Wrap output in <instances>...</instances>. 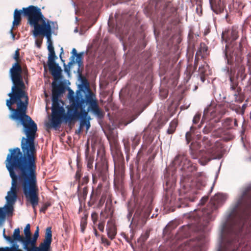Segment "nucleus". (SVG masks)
<instances>
[{"mask_svg": "<svg viewBox=\"0 0 251 251\" xmlns=\"http://www.w3.org/2000/svg\"><path fill=\"white\" fill-rule=\"evenodd\" d=\"M25 14L29 16L28 24L34 27L33 35L35 37L45 36L48 40H50L52 35L50 23L53 25L54 22L49 21L47 22L41 9L37 6H29L25 9Z\"/></svg>", "mask_w": 251, "mask_h": 251, "instance_id": "4", "label": "nucleus"}, {"mask_svg": "<svg viewBox=\"0 0 251 251\" xmlns=\"http://www.w3.org/2000/svg\"><path fill=\"white\" fill-rule=\"evenodd\" d=\"M13 58L15 60L14 63L9 71L10 78L13 83L10 93H16L25 91V86L23 81L22 75V68L20 64L19 49L16 50Z\"/></svg>", "mask_w": 251, "mask_h": 251, "instance_id": "10", "label": "nucleus"}, {"mask_svg": "<svg viewBox=\"0 0 251 251\" xmlns=\"http://www.w3.org/2000/svg\"><path fill=\"white\" fill-rule=\"evenodd\" d=\"M203 175L202 172H198L196 173L195 174H194L193 176L194 177L198 178L199 177H201Z\"/></svg>", "mask_w": 251, "mask_h": 251, "instance_id": "61", "label": "nucleus"}, {"mask_svg": "<svg viewBox=\"0 0 251 251\" xmlns=\"http://www.w3.org/2000/svg\"><path fill=\"white\" fill-rule=\"evenodd\" d=\"M89 178L88 176H85L82 179H80V181H78V188L79 189L80 185L86 184L89 182Z\"/></svg>", "mask_w": 251, "mask_h": 251, "instance_id": "44", "label": "nucleus"}, {"mask_svg": "<svg viewBox=\"0 0 251 251\" xmlns=\"http://www.w3.org/2000/svg\"><path fill=\"white\" fill-rule=\"evenodd\" d=\"M98 214L96 212H93L91 214V219L94 224H95L98 220Z\"/></svg>", "mask_w": 251, "mask_h": 251, "instance_id": "54", "label": "nucleus"}, {"mask_svg": "<svg viewBox=\"0 0 251 251\" xmlns=\"http://www.w3.org/2000/svg\"><path fill=\"white\" fill-rule=\"evenodd\" d=\"M246 87L250 88V90H251V76L250 77L248 81Z\"/></svg>", "mask_w": 251, "mask_h": 251, "instance_id": "64", "label": "nucleus"}, {"mask_svg": "<svg viewBox=\"0 0 251 251\" xmlns=\"http://www.w3.org/2000/svg\"><path fill=\"white\" fill-rule=\"evenodd\" d=\"M150 234V232L147 231L144 234L142 235L140 238V240H141L143 242H145L147 239L149 238Z\"/></svg>", "mask_w": 251, "mask_h": 251, "instance_id": "51", "label": "nucleus"}, {"mask_svg": "<svg viewBox=\"0 0 251 251\" xmlns=\"http://www.w3.org/2000/svg\"><path fill=\"white\" fill-rule=\"evenodd\" d=\"M202 244V241L198 238L190 240L187 242V246L194 251L200 250Z\"/></svg>", "mask_w": 251, "mask_h": 251, "instance_id": "26", "label": "nucleus"}, {"mask_svg": "<svg viewBox=\"0 0 251 251\" xmlns=\"http://www.w3.org/2000/svg\"><path fill=\"white\" fill-rule=\"evenodd\" d=\"M51 205L50 203V202H46L43 204L42 207L41 208L40 211L41 212L45 213L48 208Z\"/></svg>", "mask_w": 251, "mask_h": 251, "instance_id": "52", "label": "nucleus"}, {"mask_svg": "<svg viewBox=\"0 0 251 251\" xmlns=\"http://www.w3.org/2000/svg\"><path fill=\"white\" fill-rule=\"evenodd\" d=\"M177 126V121L176 119H174L170 123L169 127L167 129V132L169 134L174 133L176 130V127Z\"/></svg>", "mask_w": 251, "mask_h": 251, "instance_id": "34", "label": "nucleus"}, {"mask_svg": "<svg viewBox=\"0 0 251 251\" xmlns=\"http://www.w3.org/2000/svg\"><path fill=\"white\" fill-rule=\"evenodd\" d=\"M98 229L101 231L103 232L104 229V222H101L98 224Z\"/></svg>", "mask_w": 251, "mask_h": 251, "instance_id": "56", "label": "nucleus"}, {"mask_svg": "<svg viewBox=\"0 0 251 251\" xmlns=\"http://www.w3.org/2000/svg\"><path fill=\"white\" fill-rule=\"evenodd\" d=\"M208 199V197L205 196L202 198V199L201 200V204L203 205L205 204V203L207 201Z\"/></svg>", "mask_w": 251, "mask_h": 251, "instance_id": "60", "label": "nucleus"}, {"mask_svg": "<svg viewBox=\"0 0 251 251\" xmlns=\"http://www.w3.org/2000/svg\"><path fill=\"white\" fill-rule=\"evenodd\" d=\"M177 9L175 7L169 8L168 18L172 21V23L176 24L179 21V15L177 12Z\"/></svg>", "mask_w": 251, "mask_h": 251, "instance_id": "25", "label": "nucleus"}, {"mask_svg": "<svg viewBox=\"0 0 251 251\" xmlns=\"http://www.w3.org/2000/svg\"><path fill=\"white\" fill-rule=\"evenodd\" d=\"M199 144L197 142H192L190 146V155L193 159H197L200 157L205 159L207 162L216 157L214 150L210 148L205 151L200 150Z\"/></svg>", "mask_w": 251, "mask_h": 251, "instance_id": "14", "label": "nucleus"}, {"mask_svg": "<svg viewBox=\"0 0 251 251\" xmlns=\"http://www.w3.org/2000/svg\"><path fill=\"white\" fill-rule=\"evenodd\" d=\"M238 34V27L235 25L222 33V38L226 43L224 53L228 64H232L234 61L239 62L242 61V52L243 47L247 43V38L242 36L239 43L236 42L239 37Z\"/></svg>", "mask_w": 251, "mask_h": 251, "instance_id": "3", "label": "nucleus"}, {"mask_svg": "<svg viewBox=\"0 0 251 251\" xmlns=\"http://www.w3.org/2000/svg\"><path fill=\"white\" fill-rule=\"evenodd\" d=\"M204 116H203L200 125L198 126V128H200L201 127V125L204 123ZM197 127L194 126H192L190 127V130L186 132L185 135L186 140L187 141V144H189L190 141L192 140V133L194 132V131L197 129Z\"/></svg>", "mask_w": 251, "mask_h": 251, "instance_id": "29", "label": "nucleus"}, {"mask_svg": "<svg viewBox=\"0 0 251 251\" xmlns=\"http://www.w3.org/2000/svg\"><path fill=\"white\" fill-rule=\"evenodd\" d=\"M232 214L238 219L237 229L230 227V232L238 236L241 232L246 221L251 214V184L244 190L241 198L233 208Z\"/></svg>", "mask_w": 251, "mask_h": 251, "instance_id": "5", "label": "nucleus"}, {"mask_svg": "<svg viewBox=\"0 0 251 251\" xmlns=\"http://www.w3.org/2000/svg\"><path fill=\"white\" fill-rule=\"evenodd\" d=\"M63 53V48H61V52L59 55V57L60 58V59L61 61L63 63L64 68V71L66 73H67L68 75L70 74V69L72 65H69V63L68 65H66L65 63V60L62 59V54Z\"/></svg>", "mask_w": 251, "mask_h": 251, "instance_id": "35", "label": "nucleus"}, {"mask_svg": "<svg viewBox=\"0 0 251 251\" xmlns=\"http://www.w3.org/2000/svg\"><path fill=\"white\" fill-rule=\"evenodd\" d=\"M24 231L25 235V236L24 237V240L25 241V248H26L27 243L31 233L30 231V224H28L26 225Z\"/></svg>", "mask_w": 251, "mask_h": 251, "instance_id": "32", "label": "nucleus"}, {"mask_svg": "<svg viewBox=\"0 0 251 251\" xmlns=\"http://www.w3.org/2000/svg\"><path fill=\"white\" fill-rule=\"evenodd\" d=\"M109 176L108 165L107 160L104 155H102L100 158L97 159L95 166V171L92 173V181L96 184L99 178L103 181L106 180Z\"/></svg>", "mask_w": 251, "mask_h": 251, "instance_id": "12", "label": "nucleus"}, {"mask_svg": "<svg viewBox=\"0 0 251 251\" xmlns=\"http://www.w3.org/2000/svg\"><path fill=\"white\" fill-rule=\"evenodd\" d=\"M39 236V226L36 227V230L35 231L33 236L32 237L31 235L28 239L27 243V248L26 251H40L39 249L40 248V245L37 246V241Z\"/></svg>", "mask_w": 251, "mask_h": 251, "instance_id": "16", "label": "nucleus"}, {"mask_svg": "<svg viewBox=\"0 0 251 251\" xmlns=\"http://www.w3.org/2000/svg\"><path fill=\"white\" fill-rule=\"evenodd\" d=\"M94 157L92 156H86L87 167L88 170L93 169Z\"/></svg>", "mask_w": 251, "mask_h": 251, "instance_id": "38", "label": "nucleus"}, {"mask_svg": "<svg viewBox=\"0 0 251 251\" xmlns=\"http://www.w3.org/2000/svg\"><path fill=\"white\" fill-rule=\"evenodd\" d=\"M247 66L248 67L249 73L251 75V53H249L247 55Z\"/></svg>", "mask_w": 251, "mask_h": 251, "instance_id": "46", "label": "nucleus"}, {"mask_svg": "<svg viewBox=\"0 0 251 251\" xmlns=\"http://www.w3.org/2000/svg\"><path fill=\"white\" fill-rule=\"evenodd\" d=\"M48 65L49 70L54 80L57 81L61 78L62 69L58 64L54 62L48 64Z\"/></svg>", "mask_w": 251, "mask_h": 251, "instance_id": "17", "label": "nucleus"}, {"mask_svg": "<svg viewBox=\"0 0 251 251\" xmlns=\"http://www.w3.org/2000/svg\"><path fill=\"white\" fill-rule=\"evenodd\" d=\"M11 238L12 239V243H11L12 245L18 244L16 241H20L23 244V249L26 251L24 237L20 235V230L19 228H16L14 230L12 236H11Z\"/></svg>", "mask_w": 251, "mask_h": 251, "instance_id": "22", "label": "nucleus"}, {"mask_svg": "<svg viewBox=\"0 0 251 251\" xmlns=\"http://www.w3.org/2000/svg\"><path fill=\"white\" fill-rule=\"evenodd\" d=\"M223 71L229 78L230 90L232 92L234 101L239 103L243 102L245 99L244 95L242 93L241 88L238 87V82L234 78V70L226 66Z\"/></svg>", "mask_w": 251, "mask_h": 251, "instance_id": "13", "label": "nucleus"}, {"mask_svg": "<svg viewBox=\"0 0 251 251\" xmlns=\"http://www.w3.org/2000/svg\"><path fill=\"white\" fill-rule=\"evenodd\" d=\"M79 77L81 79L82 85L80 86V89L76 93L74 96V92L72 90L69 91V100L70 103L79 95L84 101V103L89 104L88 111H91L98 118L101 119L104 116V112L99 107L95 95L93 94L89 88V83L84 76L82 75V71L79 68L77 70Z\"/></svg>", "mask_w": 251, "mask_h": 251, "instance_id": "6", "label": "nucleus"}, {"mask_svg": "<svg viewBox=\"0 0 251 251\" xmlns=\"http://www.w3.org/2000/svg\"><path fill=\"white\" fill-rule=\"evenodd\" d=\"M83 56V52H81L79 53H77V54L75 56L76 58V62L78 64V66L79 67L78 68L80 69V68L82 67L83 68V62L82 61Z\"/></svg>", "mask_w": 251, "mask_h": 251, "instance_id": "39", "label": "nucleus"}, {"mask_svg": "<svg viewBox=\"0 0 251 251\" xmlns=\"http://www.w3.org/2000/svg\"><path fill=\"white\" fill-rule=\"evenodd\" d=\"M239 5V2L237 1L233 2L232 4H230L229 5V9H230V11H231V8L233 7V8L236 9L237 6Z\"/></svg>", "mask_w": 251, "mask_h": 251, "instance_id": "58", "label": "nucleus"}, {"mask_svg": "<svg viewBox=\"0 0 251 251\" xmlns=\"http://www.w3.org/2000/svg\"><path fill=\"white\" fill-rule=\"evenodd\" d=\"M5 229H3V236L4 238L7 241H8L9 243H12V239L11 238V236H6L5 234Z\"/></svg>", "mask_w": 251, "mask_h": 251, "instance_id": "57", "label": "nucleus"}, {"mask_svg": "<svg viewBox=\"0 0 251 251\" xmlns=\"http://www.w3.org/2000/svg\"><path fill=\"white\" fill-rule=\"evenodd\" d=\"M75 56L74 55H71V56L70 58V61L69 62V65H72L75 62Z\"/></svg>", "mask_w": 251, "mask_h": 251, "instance_id": "59", "label": "nucleus"}, {"mask_svg": "<svg viewBox=\"0 0 251 251\" xmlns=\"http://www.w3.org/2000/svg\"><path fill=\"white\" fill-rule=\"evenodd\" d=\"M26 8H23L22 10H18L16 9L14 10V20L13 21V26H18L19 25L21 22V15L23 14L24 16L26 17L27 18V21H28L29 16L26 15L25 14V9Z\"/></svg>", "mask_w": 251, "mask_h": 251, "instance_id": "21", "label": "nucleus"}, {"mask_svg": "<svg viewBox=\"0 0 251 251\" xmlns=\"http://www.w3.org/2000/svg\"><path fill=\"white\" fill-rule=\"evenodd\" d=\"M191 233V226L187 225L182 226L179 229L178 234L179 237L184 238L188 236Z\"/></svg>", "mask_w": 251, "mask_h": 251, "instance_id": "28", "label": "nucleus"}, {"mask_svg": "<svg viewBox=\"0 0 251 251\" xmlns=\"http://www.w3.org/2000/svg\"><path fill=\"white\" fill-rule=\"evenodd\" d=\"M56 58H57V57L55 55L54 51L49 52L48 64H50V63H54L55 60Z\"/></svg>", "mask_w": 251, "mask_h": 251, "instance_id": "42", "label": "nucleus"}, {"mask_svg": "<svg viewBox=\"0 0 251 251\" xmlns=\"http://www.w3.org/2000/svg\"><path fill=\"white\" fill-rule=\"evenodd\" d=\"M141 137L139 135H136L132 139V146L133 149H135L137 146L139 145L140 142Z\"/></svg>", "mask_w": 251, "mask_h": 251, "instance_id": "41", "label": "nucleus"}, {"mask_svg": "<svg viewBox=\"0 0 251 251\" xmlns=\"http://www.w3.org/2000/svg\"><path fill=\"white\" fill-rule=\"evenodd\" d=\"M88 215L85 214L84 217H82L80 221V229L81 231L84 233L87 225Z\"/></svg>", "mask_w": 251, "mask_h": 251, "instance_id": "36", "label": "nucleus"}, {"mask_svg": "<svg viewBox=\"0 0 251 251\" xmlns=\"http://www.w3.org/2000/svg\"><path fill=\"white\" fill-rule=\"evenodd\" d=\"M226 200V197L222 194H217L212 197L207 207L202 210L196 211L197 216V224L202 227L206 226L207 224L212 220V212L221 206Z\"/></svg>", "mask_w": 251, "mask_h": 251, "instance_id": "8", "label": "nucleus"}, {"mask_svg": "<svg viewBox=\"0 0 251 251\" xmlns=\"http://www.w3.org/2000/svg\"><path fill=\"white\" fill-rule=\"evenodd\" d=\"M115 180L118 179L122 180L125 176V164L122 162L116 164L115 163Z\"/></svg>", "mask_w": 251, "mask_h": 251, "instance_id": "20", "label": "nucleus"}, {"mask_svg": "<svg viewBox=\"0 0 251 251\" xmlns=\"http://www.w3.org/2000/svg\"><path fill=\"white\" fill-rule=\"evenodd\" d=\"M14 204L6 203L3 207L5 211V214L8 215H12L14 210L13 205Z\"/></svg>", "mask_w": 251, "mask_h": 251, "instance_id": "37", "label": "nucleus"}, {"mask_svg": "<svg viewBox=\"0 0 251 251\" xmlns=\"http://www.w3.org/2000/svg\"><path fill=\"white\" fill-rule=\"evenodd\" d=\"M211 130V129L209 127H207V126H205L203 129V132L204 133L206 134L209 133Z\"/></svg>", "mask_w": 251, "mask_h": 251, "instance_id": "62", "label": "nucleus"}, {"mask_svg": "<svg viewBox=\"0 0 251 251\" xmlns=\"http://www.w3.org/2000/svg\"><path fill=\"white\" fill-rule=\"evenodd\" d=\"M207 50L208 47L205 45V44L204 43H201L199 50L197 52H198L199 55L201 53H202L203 55H204L207 52Z\"/></svg>", "mask_w": 251, "mask_h": 251, "instance_id": "40", "label": "nucleus"}, {"mask_svg": "<svg viewBox=\"0 0 251 251\" xmlns=\"http://www.w3.org/2000/svg\"><path fill=\"white\" fill-rule=\"evenodd\" d=\"M5 165L12 179L10 190L5 197L7 203L15 204L19 190L18 184L23 189L26 202H29L35 213L39 201L36 165L7 159Z\"/></svg>", "mask_w": 251, "mask_h": 251, "instance_id": "2", "label": "nucleus"}, {"mask_svg": "<svg viewBox=\"0 0 251 251\" xmlns=\"http://www.w3.org/2000/svg\"><path fill=\"white\" fill-rule=\"evenodd\" d=\"M0 251H23L20 249L18 244L12 245L11 247H5L4 248H0Z\"/></svg>", "mask_w": 251, "mask_h": 251, "instance_id": "33", "label": "nucleus"}, {"mask_svg": "<svg viewBox=\"0 0 251 251\" xmlns=\"http://www.w3.org/2000/svg\"><path fill=\"white\" fill-rule=\"evenodd\" d=\"M173 163L174 166L180 167V170L184 171L183 176L191 178L195 172L197 171V167L191 163L184 154H179L176 156Z\"/></svg>", "mask_w": 251, "mask_h": 251, "instance_id": "11", "label": "nucleus"}, {"mask_svg": "<svg viewBox=\"0 0 251 251\" xmlns=\"http://www.w3.org/2000/svg\"><path fill=\"white\" fill-rule=\"evenodd\" d=\"M101 243L106 247H108L111 245V242L105 238L103 235L101 236Z\"/></svg>", "mask_w": 251, "mask_h": 251, "instance_id": "48", "label": "nucleus"}, {"mask_svg": "<svg viewBox=\"0 0 251 251\" xmlns=\"http://www.w3.org/2000/svg\"><path fill=\"white\" fill-rule=\"evenodd\" d=\"M52 118L51 124L53 127L60 126L62 122V117L66 114L63 107L60 106L58 102V98L63 92L64 88L60 84L53 82L52 83Z\"/></svg>", "mask_w": 251, "mask_h": 251, "instance_id": "9", "label": "nucleus"}, {"mask_svg": "<svg viewBox=\"0 0 251 251\" xmlns=\"http://www.w3.org/2000/svg\"><path fill=\"white\" fill-rule=\"evenodd\" d=\"M210 3L213 11L215 13L218 14L224 12L225 6L221 1L216 3L214 0H210Z\"/></svg>", "mask_w": 251, "mask_h": 251, "instance_id": "27", "label": "nucleus"}, {"mask_svg": "<svg viewBox=\"0 0 251 251\" xmlns=\"http://www.w3.org/2000/svg\"><path fill=\"white\" fill-rule=\"evenodd\" d=\"M106 229L108 238L113 240L117 234V228L114 220L111 219L107 222Z\"/></svg>", "mask_w": 251, "mask_h": 251, "instance_id": "18", "label": "nucleus"}, {"mask_svg": "<svg viewBox=\"0 0 251 251\" xmlns=\"http://www.w3.org/2000/svg\"><path fill=\"white\" fill-rule=\"evenodd\" d=\"M201 114L200 113H197L196 115L194 116L193 119V125L198 124L201 119Z\"/></svg>", "mask_w": 251, "mask_h": 251, "instance_id": "47", "label": "nucleus"}, {"mask_svg": "<svg viewBox=\"0 0 251 251\" xmlns=\"http://www.w3.org/2000/svg\"><path fill=\"white\" fill-rule=\"evenodd\" d=\"M102 185L101 183H99L97 188L92 191L90 201L88 202V205L91 206L93 205L97 200V198L100 196L101 193Z\"/></svg>", "mask_w": 251, "mask_h": 251, "instance_id": "23", "label": "nucleus"}, {"mask_svg": "<svg viewBox=\"0 0 251 251\" xmlns=\"http://www.w3.org/2000/svg\"><path fill=\"white\" fill-rule=\"evenodd\" d=\"M47 43L48 44V50H49V52L54 51L51 38H50V40H47Z\"/></svg>", "mask_w": 251, "mask_h": 251, "instance_id": "55", "label": "nucleus"}, {"mask_svg": "<svg viewBox=\"0 0 251 251\" xmlns=\"http://www.w3.org/2000/svg\"><path fill=\"white\" fill-rule=\"evenodd\" d=\"M5 217L6 214L4 208L0 207V226H1L4 222Z\"/></svg>", "mask_w": 251, "mask_h": 251, "instance_id": "45", "label": "nucleus"}, {"mask_svg": "<svg viewBox=\"0 0 251 251\" xmlns=\"http://www.w3.org/2000/svg\"><path fill=\"white\" fill-rule=\"evenodd\" d=\"M209 66L206 64L201 66L199 68L200 78L202 82L205 80L206 72Z\"/></svg>", "mask_w": 251, "mask_h": 251, "instance_id": "30", "label": "nucleus"}, {"mask_svg": "<svg viewBox=\"0 0 251 251\" xmlns=\"http://www.w3.org/2000/svg\"><path fill=\"white\" fill-rule=\"evenodd\" d=\"M8 96L10 99L6 100V105L12 112L9 117L16 122L17 127L21 125L23 126V132L26 137L22 138V151L18 147L10 149L6 158L36 165V150L34 141L37 126L31 117L26 114L28 97L25 91L9 93Z\"/></svg>", "mask_w": 251, "mask_h": 251, "instance_id": "1", "label": "nucleus"}, {"mask_svg": "<svg viewBox=\"0 0 251 251\" xmlns=\"http://www.w3.org/2000/svg\"><path fill=\"white\" fill-rule=\"evenodd\" d=\"M106 198V195L104 194H102L100 197V199L99 200V202L98 203V206L99 207H100L103 205V203L105 202Z\"/></svg>", "mask_w": 251, "mask_h": 251, "instance_id": "49", "label": "nucleus"}, {"mask_svg": "<svg viewBox=\"0 0 251 251\" xmlns=\"http://www.w3.org/2000/svg\"><path fill=\"white\" fill-rule=\"evenodd\" d=\"M86 103L79 95L73 101L72 103L67 107V113L62 117V120L66 123H71L72 121L81 118L80 126H81L86 125V129L88 130L90 127L89 120L90 117L88 116V108L85 110Z\"/></svg>", "mask_w": 251, "mask_h": 251, "instance_id": "7", "label": "nucleus"}, {"mask_svg": "<svg viewBox=\"0 0 251 251\" xmlns=\"http://www.w3.org/2000/svg\"><path fill=\"white\" fill-rule=\"evenodd\" d=\"M88 193V187L85 186L83 188L82 192L81 193V197L83 199L85 200Z\"/></svg>", "mask_w": 251, "mask_h": 251, "instance_id": "50", "label": "nucleus"}, {"mask_svg": "<svg viewBox=\"0 0 251 251\" xmlns=\"http://www.w3.org/2000/svg\"><path fill=\"white\" fill-rule=\"evenodd\" d=\"M197 12L198 13V14L200 15L202 14V8L201 5H200L199 7L198 6L196 8Z\"/></svg>", "mask_w": 251, "mask_h": 251, "instance_id": "63", "label": "nucleus"}, {"mask_svg": "<svg viewBox=\"0 0 251 251\" xmlns=\"http://www.w3.org/2000/svg\"><path fill=\"white\" fill-rule=\"evenodd\" d=\"M83 174L82 168L78 167L75 175V181L78 182L80 181V178Z\"/></svg>", "mask_w": 251, "mask_h": 251, "instance_id": "43", "label": "nucleus"}, {"mask_svg": "<svg viewBox=\"0 0 251 251\" xmlns=\"http://www.w3.org/2000/svg\"><path fill=\"white\" fill-rule=\"evenodd\" d=\"M234 240H229L224 245H221L218 251H238L237 245Z\"/></svg>", "mask_w": 251, "mask_h": 251, "instance_id": "24", "label": "nucleus"}, {"mask_svg": "<svg viewBox=\"0 0 251 251\" xmlns=\"http://www.w3.org/2000/svg\"><path fill=\"white\" fill-rule=\"evenodd\" d=\"M199 55H198V52H197L195 55V61L194 63V70H196L198 65V62L199 61Z\"/></svg>", "mask_w": 251, "mask_h": 251, "instance_id": "53", "label": "nucleus"}, {"mask_svg": "<svg viewBox=\"0 0 251 251\" xmlns=\"http://www.w3.org/2000/svg\"><path fill=\"white\" fill-rule=\"evenodd\" d=\"M52 242L51 227H48L46 228L45 238L43 242L40 244V251H51V244Z\"/></svg>", "mask_w": 251, "mask_h": 251, "instance_id": "15", "label": "nucleus"}, {"mask_svg": "<svg viewBox=\"0 0 251 251\" xmlns=\"http://www.w3.org/2000/svg\"><path fill=\"white\" fill-rule=\"evenodd\" d=\"M180 202V207H185L188 206V201H194L195 198L194 197H190L186 196L184 198H180L179 199Z\"/></svg>", "mask_w": 251, "mask_h": 251, "instance_id": "31", "label": "nucleus"}, {"mask_svg": "<svg viewBox=\"0 0 251 251\" xmlns=\"http://www.w3.org/2000/svg\"><path fill=\"white\" fill-rule=\"evenodd\" d=\"M243 61V59L242 57V61L241 62L234 61L232 64H230L231 65L235 63L237 69L236 77L237 78H240L241 81L244 80L247 76V74L245 73V67L242 65Z\"/></svg>", "mask_w": 251, "mask_h": 251, "instance_id": "19", "label": "nucleus"}]
</instances>
